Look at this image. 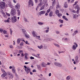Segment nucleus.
Instances as JSON below:
<instances>
[{
  "mask_svg": "<svg viewBox=\"0 0 80 80\" xmlns=\"http://www.w3.org/2000/svg\"><path fill=\"white\" fill-rule=\"evenodd\" d=\"M17 48H18V49H20V48H22V47H20L19 46H18L17 47Z\"/></svg>",
  "mask_w": 80,
  "mask_h": 80,
  "instance_id": "obj_40",
  "label": "nucleus"
},
{
  "mask_svg": "<svg viewBox=\"0 0 80 80\" xmlns=\"http://www.w3.org/2000/svg\"><path fill=\"white\" fill-rule=\"evenodd\" d=\"M77 33H78V31L77 30H76L74 31V33L73 34V35H75Z\"/></svg>",
  "mask_w": 80,
  "mask_h": 80,
  "instance_id": "obj_28",
  "label": "nucleus"
},
{
  "mask_svg": "<svg viewBox=\"0 0 80 80\" xmlns=\"http://www.w3.org/2000/svg\"><path fill=\"white\" fill-rule=\"evenodd\" d=\"M41 66L42 67H47V64L44 62H42L41 64Z\"/></svg>",
  "mask_w": 80,
  "mask_h": 80,
  "instance_id": "obj_13",
  "label": "nucleus"
},
{
  "mask_svg": "<svg viewBox=\"0 0 80 80\" xmlns=\"http://www.w3.org/2000/svg\"><path fill=\"white\" fill-rule=\"evenodd\" d=\"M56 15H58V14L59 13V12H60V11H59V10L56 9V11L55 12Z\"/></svg>",
  "mask_w": 80,
  "mask_h": 80,
  "instance_id": "obj_21",
  "label": "nucleus"
},
{
  "mask_svg": "<svg viewBox=\"0 0 80 80\" xmlns=\"http://www.w3.org/2000/svg\"><path fill=\"white\" fill-rule=\"evenodd\" d=\"M21 41V39L19 38H18L17 40V43L19 44L20 43V41Z\"/></svg>",
  "mask_w": 80,
  "mask_h": 80,
  "instance_id": "obj_20",
  "label": "nucleus"
},
{
  "mask_svg": "<svg viewBox=\"0 0 80 80\" xmlns=\"http://www.w3.org/2000/svg\"><path fill=\"white\" fill-rule=\"evenodd\" d=\"M8 5H9V7L11 8H13V6H12V2H11L10 1H8Z\"/></svg>",
  "mask_w": 80,
  "mask_h": 80,
  "instance_id": "obj_11",
  "label": "nucleus"
},
{
  "mask_svg": "<svg viewBox=\"0 0 80 80\" xmlns=\"http://www.w3.org/2000/svg\"><path fill=\"white\" fill-rule=\"evenodd\" d=\"M62 15V14L61 13H59L58 14H57V16H58V17H59L60 18V17H61V16Z\"/></svg>",
  "mask_w": 80,
  "mask_h": 80,
  "instance_id": "obj_29",
  "label": "nucleus"
},
{
  "mask_svg": "<svg viewBox=\"0 0 80 80\" xmlns=\"http://www.w3.org/2000/svg\"><path fill=\"white\" fill-rule=\"evenodd\" d=\"M38 25H43V23L42 22H38Z\"/></svg>",
  "mask_w": 80,
  "mask_h": 80,
  "instance_id": "obj_32",
  "label": "nucleus"
},
{
  "mask_svg": "<svg viewBox=\"0 0 80 80\" xmlns=\"http://www.w3.org/2000/svg\"><path fill=\"white\" fill-rule=\"evenodd\" d=\"M12 71L13 73H16V70H15V68H12Z\"/></svg>",
  "mask_w": 80,
  "mask_h": 80,
  "instance_id": "obj_19",
  "label": "nucleus"
},
{
  "mask_svg": "<svg viewBox=\"0 0 80 80\" xmlns=\"http://www.w3.org/2000/svg\"><path fill=\"white\" fill-rule=\"evenodd\" d=\"M3 30L2 28H0V33H2Z\"/></svg>",
  "mask_w": 80,
  "mask_h": 80,
  "instance_id": "obj_43",
  "label": "nucleus"
},
{
  "mask_svg": "<svg viewBox=\"0 0 80 80\" xmlns=\"http://www.w3.org/2000/svg\"><path fill=\"white\" fill-rule=\"evenodd\" d=\"M1 71H2V73H4V72L5 73H6V72H5V70H4V69H1Z\"/></svg>",
  "mask_w": 80,
  "mask_h": 80,
  "instance_id": "obj_41",
  "label": "nucleus"
},
{
  "mask_svg": "<svg viewBox=\"0 0 80 80\" xmlns=\"http://www.w3.org/2000/svg\"><path fill=\"white\" fill-rule=\"evenodd\" d=\"M32 55L33 56H34V57H37V58H40V56H38L37 55H36L35 54H32Z\"/></svg>",
  "mask_w": 80,
  "mask_h": 80,
  "instance_id": "obj_23",
  "label": "nucleus"
},
{
  "mask_svg": "<svg viewBox=\"0 0 80 80\" xmlns=\"http://www.w3.org/2000/svg\"><path fill=\"white\" fill-rule=\"evenodd\" d=\"M49 32V30L48 29H47L46 30V33H48Z\"/></svg>",
  "mask_w": 80,
  "mask_h": 80,
  "instance_id": "obj_59",
  "label": "nucleus"
},
{
  "mask_svg": "<svg viewBox=\"0 0 80 80\" xmlns=\"http://www.w3.org/2000/svg\"><path fill=\"white\" fill-rule=\"evenodd\" d=\"M9 47L10 48H13V46L11 45L9 46Z\"/></svg>",
  "mask_w": 80,
  "mask_h": 80,
  "instance_id": "obj_49",
  "label": "nucleus"
},
{
  "mask_svg": "<svg viewBox=\"0 0 80 80\" xmlns=\"http://www.w3.org/2000/svg\"><path fill=\"white\" fill-rule=\"evenodd\" d=\"M59 22H60V23H63V21L61 19H59Z\"/></svg>",
  "mask_w": 80,
  "mask_h": 80,
  "instance_id": "obj_38",
  "label": "nucleus"
},
{
  "mask_svg": "<svg viewBox=\"0 0 80 80\" xmlns=\"http://www.w3.org/2000/svg\"><path fill=\"white\" fill-rule=\"evenodd\" d=\"M55 1H54L52 2V6H53V4H55Z\"/></svg>",
  "mask_w": 80,
  "mask_h": 80,
  "instance_id": "obj_58",
  "label": "nucleus"
},
{
  "mask_svg": "<svg viewBox=\"0 0 80 80\" xmlns=\"http://www.w3.org/2000/svg\"><path fill=\"white\" fill-rule=\"evenodd\" d=\"M37 71L35 69H34L32 70V72H36Z\"/></svg>",
  "mask_w": 80,
  "mask_h": 80,
  "instance_id": "obj_63",
  "label": "nucleus"
},
{
  "mask_svg": "<svg viewBox=\"0 0 80 80\" xmlns=\"http://www.w3.org/2000/svg\"><path fill=\"white\" fill-rule=\"evenodd\" d=\"M52 40H53V39H52V38H48L46 39V42H48V41H52Z\"/></svg>",
  "mask_w": 80,
  "mask_h": 80,
  "instance_id": "obj_27",
  "label": "nucleus"
},
{
  "mask_svg": "<svg viewBox=\"0 0 80 80\" xmlns=\"http://www.w3.org/2000/svg\"><path fill=\"white\" fill-rule=\"evenodd\" d=\"M7 75V72H5V73H4L2 74L1 75V77L2 78H3L4 77H5Z\"/></svg>",
  "mask_w": 80,
  "mask_h": 80,
  "instance_id": "obj_15",
  "label": "nucleus"
},
{
  "mask_svg": "<svg viewBox=\"0 0 80 80\" xmlns=\"http://www.w3.org/2000/svg\"><path fill=\"white\" fill-rule=\"evenodd\" d=\"M17 52L14 53V56H17Z\"/></svg>",
  "mask_w": 80,
  "mask_h": 80,
  "instance_id": "obj_62",
  "label": "nucleus"
},
{
  "mask_svg": "<svg viewBox=\"0 0 80 80\" xmlns=\"http://www.w3.org/2000/svg\"><path fill=\"white\" fill-rule=\"evenodd\" d=\"M3 15L4 17L5 18H6L7 17V16L6 15H5V14L4 13H3Z\"/></svg>",
  "mask_w": 80,
  "mask_h": 80,
  "instance_id": "obj_54",
  "label": "nucleus"
},
{
  "mask_svg": "<svg viewBox=\"0 0 80 80\" xmlns=\"http://www.w3.org/2000/svg\"><path fill=\"white\" fill-rule=\"evenodd\" d=\"M44 48L45 49H47V45H45V46L44 47Z\"/></svg>",
  "mask_w": 80,
  "mask_h": 80,
  "instance_id": "obj_55",
  "label": "nucleus"
},
{
  "mask_svg": "<svg viewBox=\"0 0 80 80\" xmlns=\"http://www.w3.org/2000/svg\"><path fill=\"white\" fill-rule=\"evenodd\" d=\"M74 8L75 9V10H80V8H79V7H78V5H76L74 7Z\"/></svg>",
  "mask_w": 80,
  "mask_h": 80,
  "instance_id": "obj_17",
  "label": "nucleus"
},
{
  "mask_svg": "<svg viewBox=\"0 0 80 80\" xmlns=\"http://www.w3.org/2000/svg\"><path fill=\"white\" fill-rule=\"evenodd\" d=\"M38 48H39V49H42V48H43V46L42 45H41L40 46H38Z\"/></svg>",
  "mask_w": 80,
  "mask_h": 80,
  "instance_id": "obj_31",
  "label": "nucleus"
},
{
  "mask_svg": "<svg viewBox=\"0 0 80 80\" xmlns=\"http://www.w3.org/2000/svg\"><path fill=\"white\" fill-rule=\"evenodd\" d=\"M23 45V42H21L20 44V46H21L22 47Z\"/></svg>",
  "mask_w": 80,
  "mask_h": 80,
  "instance_id": "obj_44",
  "label": "nucleus"
},
{
  "mask_svg": "<svg viewBox=\"0 0 80 80\" xmlns=\"http://www.w3.org/2000/svg\"><path fill=\"white\" fill-rule=\"evenodd\" d=\"M60 8V6H59V5H57L56 8H57V9H58V8Z\"/></svg>",
  "mask_w": 80,
  "mask_h": 80,
  "instance_id": "obj_35",
  "label": "nucleus"
},
{
  "mask_svg": "<svg viewBox=\"0 0 80 80\" xmlns=\"http://www.w3.org/2000/svg\"><path fill=\"white\" fill-rule=\"evenodd\" d=\"M23 42H25L26 43V44H28V45H29V43L28 42V41H26V42L24 40H23Z\"/></svg>",
  "mask_w": 80,
  "mask_h": 80,
  "instance_id": "obj_37",
  "label": "nucleus"
},
{
  "mask_svg": "<svg viewBox=\"0 0 80 80\" xmlns=\"http://www.w3.org/2000/svg\"><path fill=\"white\" fill-rule=\"evenodd\" d=\"M38 68L39 70H40V66L38 65H37Z\"/></svg>",
  "mask_w": 80,
  "mask_h": 80,
  "instance_id": "obj_42",
  "label": "nucleus"
},
{
  "mask_svg": "<svg viewBox=\"0 0 80 80\" xmlns=\"http://www.w3.org/2000/svg\"><path fill=\"white\" fill-rule=\"evenodd\" d=\"M46 13V11H42L40 12L39 13V15L41 16V15H43V14H45Z\"/></svg>",
  "mask_w": 80,
  "mask_h": 80,
  "instance_id": "obj_12",
  "label": "nucleus"
},
{
  "mask_svg": "<svg viewBox=\"0 0 80 80\" xmlns=\"http://www.w3.org/2000/svg\"><path fill=\"white\" fill-rule=\"evenodd\" d=\"M63 18H64V19H65L66 18V17L65 16H62Z\"/></svg>",
  "mask_w": 80,
  "mask_h": 80,
  "instance_id": "obj_61",
  "label": "nucleus"
},
{
  "mask_svg": "<svg viewBox=\"0 0 80 80\" xmlns=\"http://www.w3.org/2000/svg\"><path fill=\"white\" fill-rule=\"evenodd\" d=\"M32 34L33 35V37H37V36L36 34V33H35L34 31H33L32 32Z\"/></svg>",
  "mask_w": 80,
  "mask_h": 80,
  "instance_id": "obj_18",
  "label": "nucleus"
},
{
  "mask_svg": "<svg viewBox=\"0 0 80 80\" xmlns=\"http://www.w3.org/2000/svg\"><path fill=\"white\" fill-rule=\"evenodd\" d=\"M34 5V4L33 3V0H29L28 1V6H29V7L32 6V7Z\"/></svg>",
  "mask_w": 80,
  "mask_h": 80,
  "instance_id": "obj_6",
  "label": "nucleus"
},
{
  "mask_svg": "<svg viewBox=\"0 0 80 80\" xmlns=\"http://www.w3.org/2000/svg\"><path fill=\"white\" fill-rule=\"evenodd\" d=\"M25 59L26 60H28V58L27 57V56H25Z\"/></svg>",
  "mask_w": 80,
  "mask_h": 80,
  "instance_id": "obj_45",
  "label": "nucleus"
},
{
  "mask_svg": "<svg viewBox=\"0 0 80 80\" xmlns=\"http://www.w3.org/2000/svg\"><path fill=\"white\" fill-rule=\"evenodd\" d=\"M24 67L25 68V70L27 74H28L30 72V70L31 69L29 68V67H27L26 66H24Z\"/></svg>",
  "mask_w": 80,
  "mask_h": 80,
  "instance_id": "obj_3",
  "label": "nucleus"
},
{
  "mask_svg": "<svg viewBox=\"0 0 80 80\" xmlns=\"http://www.w3.org/2000/svg\"><path fill=\"white\" fill-rule=\"evenodd\" d=\"M54 45L56 47H59L60 45H58V44H55L54 43Z\"/></svg>",
  "mask_w": 80,
  "mask_h": 80,
  "instance_id": "obj_33",
  "label": "nucleus"
},
{
  "mask_svg": "<svg viewBox=\"0 0 80 80\" xmlns=\"http://www.w3.org/2000/svg\"><path fill=\"white\" fill-rule=\"evenodd\" d=\"M37 39H39V40H40V39H39L40 38V36H37V37H36Z\"/></svg>",
  "mask_w": 80,
  "mask_h": 80,
  "instance_id": "obj_39",
  "label": "nucleus"
},
{
  "mask_svg": "<svg viewBox=\"0 0 80 80\" xmlns=\"http://www.w3.org/2000/svg\"><path fill=\"white\" fill-rule=\"evenodd\" d=\"M8 75L10 78H13V75L10 72H8Z\"/></svg>",
  "mask_w": 80,
  "mask_h": 80,
  "instance_id": "obj_9",
  "label": "nucleus"
},
{
  "mask_svg": "<svg viewBox=\"0 0 80 80\" xmlns=\"http://www.w3.org/2000/svg\"><path fill=\"white\" fill-rule=\"evenodd\" d=\"M24 21H25L26 22H28L27 19L25 18H24Z\"/></svg>",
  "mask_w": 80,
  "mask_h": 80,
  "instance_id": "obj_52",
  "label": "nucleus"
},
{
  "mask_svg": "<svg viewBox=\"0 0 80 80\" xmlns=\"http://www.w3.org/2000/svg\"><path fill=\"white\" fill-rule=\"evenodd\" d=\"M23 52V51L22 50H20L19 51V53H22Z\"/></svg>",
  "mask_w": 80,
  "mask_h": 80,
  "instance_id": "obj_36",
  "label": "nucleus"
},
{
  "mask_svg": "<svg viewBox=\"0 0 80 80\" xmlns=\"http://www.w3.org/2000/svg\"><path fill=\"white\" fill-rule=\"evenodd\" d=\"M0 7L2 9L5 8V2H0Z\"/></svg>",
  "mask_w": 80,
  "mask_h": 80,
  "instance_id": "obj_4",
  "label": "nucleus"
},
{
  "mask_svg": "<svg viewBox=\"0 0 80 80\" xmlns=\"http://www.w3.org/2000/svg\"><path fill=\"white\" fill-rule=\"evenodd\" d=\"M10 20H11V19H10V18H9L7 20H4V22H5L6 23H9V22H10Z\"/></svg>",
  "mask_w": 80,
  "mask_h": 80,
  "instance_id": "obj_14",
  "label": "nucleus"
},
{
  "mask_svg": "<svg viewBox=\"0 0 80 80\" xmlns=\"http://www.w3.org/2000/svg\"><path fill=\"white\" fill-rule=\"evenodd\" d=\"M22 33H23V34L25 35V34L27 33V32H26V30H25L24 29H22Z\"/></svg>",
  "mask_w": 80,
  "mask_h": 80,
  "instance_id": "obj_22",
  "label": "nucleus"
},
{
  "mask_svg": "<svg viewBox=\"0 0 80 80\" xmlns=\"http://www.w3.org/2000/svg\"><path fill=\"white\" fill-rule=\"evenodd\" d=\"M70 78H71V76H68L66 78L67 80H69L70 79Z\"/></svg>",
  "mask_w": 80,
  "mask_h": 80,
  "instance_id": "obj_24",
  "label": "nucleus"
},
{
  "mask_svg": "<svg viewBox=\"0 0 80 80\" xmlns=\"http://www.w3.org/2000/svg\"><path fill=\"white\" fill-rule=\"evenodd\" d=\"M3 33H4V34H6V33H7V31L5 30H4L3 31Z\"/></svg>",
  "mask_w": 80,
  "mask_h": 80,
  "instance_id": "obj_50",
  "label": "nucleus"
},
{
  "mask_svg": "<svg viewBox=\"0 0 80 80\" xmlns=\"http://www.w3.org/2000/svg\"><path fill=\"white\" fill-rule=\"evenodd\" d=\"M10 34L11 35H12V29H10Z\"/></svg>",
  "mask_w": 80,
  "mask_h": 80,
  "instance_id": "obj_47",
  "label": "nucleus"
},
{
  "mask_svg": "<svg viewBox=\"0 0 80 80\" xmlns=\"http://www.w3.org/2000/svg\"><path fill=\"white\" fill-rule=\"evenodd\" d=\"M54 64L55 65H56V66L59 67H62V64L60 62H54Z\"/></svg>",
  "mask_w": 80,
  "mask_h": 80,
  "instance_id": "obj_7",
  "label": "nucleus"
},
{
  "mask_svg": "<svg viewBox=\"0 0 80 80\" xmlns=\"http://www.w3.org/2000/svg\"><path fill=\"white\" fill-rule=\"evenodd\" d=\"M65 51H62V52H60V51H59L58 52V53H65Z\"/></svg>",
  "mask_w": 80,
  "mask_h": 80,
  "instance_id": "obj_48",
  "label": "nucleus"
},
{
  "mask_svg": "<svg viewBox=\"0 0 80 80\" xmlns=\"http://www.w3.org/2000/svg\"><path fill=\"white\" fill-rule=\"evenodd\" d=\"M50 11V9H49L48 10H47V13H49V12Z\"/></svg>",
  "mask_w": 80,
  "mask_h": 80,
  "instance_id": "obj_53",
  "label": "nucleus"
},
{
  "mask_svg": "<svg viewBox=\"0 0 80 80\" xmlns=\"http://www.w3.org/2000/svg\"><path fill=\"white\" fill-rule=\"evenodd\" d=\"M50 65V62H48L47 64H46V66L47 65Z\"/></svg>",
  "mask_w": 80,
  "mask_h": 80,
  "instance_id": "obj_60",
  "label": "nucleus"
},
{
  "mask_svg": "<svg viewBox=\"0 0 80 80\" xmlns=\"http://www.w3.org/2000/svg\"><path fill=\"white\" fill-rule=\"evenodd\" d=\"M64 7L65 8H68V4L67 3V2H65L64 5Z\"/></svg>",
  "mask_w": 80,
  "mask_h": 80,
  "instance_id": "obj_16",
  "label": "nucleus"
},
{
  "mask_svg": "<svg viewBox=\"0 0 80 80\" xmlns=\"http://www.w3.org/2000/svg\"><path fill=\"white\" fill-rule=\"evenodd\" d=\"M75 60H76V61H77V60H78V56H76L75 58Z\"/></svg>",
  "mask_w": 80,
  "mask_h": 80,
  "instance_id": "obj_34",
  "label": "nucleus"
},
{
  "mask_svg": "<svg viewBox=\"0 0 80 80\" xmlns=\"http://www.w3.org/2000/svg\"><path fill=\"white\" fill-rule=\"evenodd\" d=\"M17 17H16V16H14V17L12 18L11 19L12 22L14 23L17 22Z\"/></svg>",
  "mask_w": 80,
  "mask_h": 80,
  "instance_id": "obj_5",
  "label": "nucleus"
},
{
  "mask_svg": "<svg viewBox=\"0 0 80 80\" xmlns=\"http://www.w3.org/2000/svg\"><path fill=\"white\" fill-rule=\"evenodd\" d=\"M30 58L31 60H33V59H34V58L31 56L30 57Z\"/></svg>",
  "mask_w": 80,
  "mask_h": 80,
  "instance_id": "obj_57",
  "label": "nucleus"
},
{
  "mask_svg": "<svg viewBox=\"0 0 80 80\" xmlns=\"http://www.w3.org/2000/svg\"><path fill=\"white\" fill-rule=\"evenodd\" d=\"M11 13L12 15H15L16 14V10L15 9L12 8L11 9Z\"/></svg>",
  "mask_w": 80,
  "mask_h": 80,
  "instance_id": "obj_8",
  "label": "nucleus"
},
{
  "mask_svg": "<svg viewBox=\"0 0 80 80\" xmlns=\"http://www.w3.org/2000/svg\"><path fill=\"white\" fill-rule=\"evenodd\" d=\"M74 45H73L72 47V49L73 50H76L77 48L76 47H78V45H77V44L76 43H74Z\"/></svg>",
  "mask_w": 80,
  "mask_h": 80,
  "instance_id": "obj_10",
  "label": "nucleus"
},
{
  "mask_svg": "<svg viewBox=\"0 0 80 80\" xmlns=\"http://www.w3.org/2000/svg\"><path fill=\"white\" fill-rule=\"evenodd\" d=\"M15 8L17 9L18 15L19 16H20L21 15V12H20V11L19 10V8H20V4H17L15 6Z\"/></svg>",
  "mask_w": 80,
  "mask_h": 80,
  "instance_id": "obj_2",
  "label": "nucleus"
},
{
  "mask_svg": "<svg viewBox=\"0 0 80 80\" xmlns=\"http://www.w3.org/2000/svg\"><path fill=\"white\" fill-rule=\"evenodd\" d=\"M78 3V1L76 2L73 5H77V3Z\"/></svg>",
  "mask_w": 80,
  "mask_h": 80,
  "instance_id": "obj_51",
  "label": "nucleus"
},
{
  "mask_svg": "<svg viewBox=\"0 0 80 80\" xmlns=\"http://www.w3.org/2000/svg\"><path fill=\"white\" fill-rule=\"evenodd\" d=\"M6 15H7V16H8V17H10V14L8 13H6Z\"/></svg>",
  "mask_w": 80,
  "mask_h": 80,
  "instance_id": "obj_46",
  "label": "nucleus"
},
{
  "mask_svg": "<svg viewBox=\"0 0 80 80\" xmlns=\"http://www.w3.org/2000/svg\"><path fill=\"white\" fill-rule=\"evenodd\" d=\"M38 77H43V75H42V74H41L40 75H38Z\"/></svg>",
  "mask_w": 80,
  "mask_h": 80,
  "instance_id": "obj_56",
  "label": "nucleus"
},
{
  "mask_svg": "<svg viewBox=\"0 0 80 80\" xmlns=\"http://www.w3.org/2000/svg\"><path fill=\"white\" fill-rule=\"evenodd\" d=\"M24 35H25V37L27 38H29V35L27 34V33L25 34Z\"/></svg>",
  "mask_w": 80,
  "mask_h": 80,
  "instance_id": "obj_25",
  "label": "nucleus"
},
{
  "mask_svg": "<svg viewBox=\"0 0 80 80\" xmlns=\"http://www.w3.org/2000/svg\"><path fill=\"white\" fill-rule=\"evenodd\" d=\"M79 10H77V11H76V13H77V14H78V13H79L78 11H79Z\"/></svg>",
  "mask_w": 80,
  "mask_h": 80,
  "instance_id": "obj_64",
  "label": "nucleus"
},
{
  "mask_svg": "<svg viewBox=\"0 0 80 80\" xmlns=\"http://www.w3.org/2000/svg\"><path fill=\"white\" fill-rule=\"evenodd\" d=\"M42 5L43 6V5H46V7L48 6V3H47V0H43L42 3V2H41L38 4L37 8H38V7H41V6H42Z\"/></svg>",
  "mask_w": 80,
  "mask_h": 80,
  "instance_id": "obj_1",
  "label": "nucleus"
},
{
  "mask_svg": "<svg viewBox=\"0 0 80 80\" xmlns=\"http://www.w3.org/2000/svg\"><path fill=\"white\" fill-rule=\"evenodd\" d=\"M46 5H43V6H42V7L41 8H40V10H43L44 9V8H45V6H46Z\"/></svg>",
  "mask_w": 80,
  "mask_h": 80,
  "instance_id": "obj_26",
  "label": "nucleus"
},
{
  "mask_svg": "<svg viewBox=\"0 0 80 80\" xmlns=\"http://www.w3.org/2000/svg\"><path fill=\"white\" fill-rule=\"evenodd\" d=\"M53 15V12H51L49 13V17H52Z\"/></svg>",
  "mask_w": 80,
  "mask_h": 80,
  "instance_id": "obj_30",
  "label": "nucleus"
}]
</instances>
